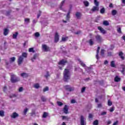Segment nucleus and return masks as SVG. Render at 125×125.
<instances>
[{
    "label": "nucleus",
    "instance_id": "1",
    "mask_svg": "<svg viewBox=\"0 0 125 125\" xmlns=\"http://www.w3.org/2000/svg\"><path fill=\"white\" fill-rule=\"evenodd\" d=\"M70 79V71H69V69H65L63 71V81L65 82H68V80Z\"/></svg>",
    "mask_w": 125,
    "mask_h": 125
},
{
    "label": "nucleus",
    "instance_id": "2",
    "mask_svg": "<svg viewBox=\"0 0 125 125\" xmlns=\"http://www.w3.org/2000/svg\"><path fill=\"white\" fill-rule=\"evenodd\" d=\"M28 56V54L26 53V52H23L21 54V56H20L19 57V58H18V65H21L22 62H23V60H24V58H26Z\"/></svg>",
    "mask_w": 125,
    "mask_h": 125
},
{
    "label": "nucleus",
    "instance_id": "3",
    "mask_svg": "<svg viewBox=\"0 0 125 125\" xmlns=\"http://www.w3.org/2000/svg\"><path fill=\"white\" fill-rule=\"evenodd\" d=\"M11 83H15L20 81V79L18 77H17L15 75H11Z\"/></svg>",
    "mask_w": 125,
    "mask_h": 125
},
{
    "label": "nucleus",
    "instance_id": "4",
    "mask_svg": "<svg viewBox=\"0 0 125 125\" xmlns=\"http://www.w3.org/2000/svg\"><path fill=\"white\" fill-rule=\"evenodd\" d=\"M64 88H65V89L68 92H72L74 91V87H71L70 85H69L64 86Z\"/></svg>",
    "mask_w": 125,
    "mask_h": 125
},
{
    "label": "nucleus",
    "instance_id": "5",
    "mask_svg": "<svg viewBox=\"0 0 125 125\" xmlns=\"http://www.w3.org/2000/svg\"><path fill=\"white\" fill-rule=\"evenodd\" d=\"M42 49L44 50V52L50 51V48L47 46L46 44H42Z\"/></svg>",
    "mask_w": 125,
    "mask_h": 125
},
{
    "label": "nucleus",
    "instance_id": "6",
    "mask_svg": "<svg viewBox=\"0 0 125 125\" xmlns=\"http://www.w3.org/2000/svg\"><path fill=\"white\" fill-rule=\"evenodd\" d=\"M80 124L81 125H86V122L85 121V119L83 115H81V116H80Z\"/></svg>",
    "mask_w": 125,
    "mask_h": 125
},
{
    "label": "nucleus",
    "instance_id": "7",
    "mask_svg": "<svg viewBox=\"0 0 125 125\" xmlns=\"http://www.w3.org/2000/svg\"><path fill=\"white\" fill-rule=\"evenodd\" d=\"M67 63H68V61H67V60L63 59L59 62L58 65H61L63 67Z\"/></svg>",
    "mask_w": 125,
    "mask_h": 125
},
{
    "label": "nucleus",
    "instance_id": "8",
    "mask_svg": "<svg viewBox=\"0 0 125 125\" xmlns=\"http://www.w3.org/2000/svg\"><path fill=\"white\" fill-rule=\"evenodd\" d=\"M59 41V35L58 32H56L54 37V42L55 43H57Z\"/></svg>",
    "mask_w": 125,
    "mask_h": 125
},
{
    "label": "nucleus",
    "instance_id": "9",
    "mask_svg": "<svg viewBox=\"0 0 125 125\" xmlns=\"http://www.w3.org/2000/svg\"><path fill=\"white\" fill-rule=\"evenodd\" d=\"M63 113L65 114H68V105H67L66 104L64 106V107L63 108Z\"/></svg>",
    "mask_w": 125,
    "mask_h": 125
},
{
    "label": "nucleus",
    "instance_id": "10",
    "mask_svg": "<svg viewBox=\"0 0 125 125\" xmlns=\"http://www.w3.org/2000/svg\"><path fill=\"white\" fill-rule=\"evenodd\" d=\"M19 114H18L16 112H14L12 113V115H11V118H12V119H16L19 117Z\"/></svg>",
    "mask_w": 125,
    "mask_h": 125
},
{
    "label": "nucleus",
    "instance_id": "11",
    "mask_svg": "<svg viewBox=\"0 0 125 125\" xmlns=\"http://www.w3.org/2000/svg\"><path fill=\"white\" fill-rule=\"evenodd\" d=\"M96 41H97L98 42H101L102 41V38L100 35H97L96 36Z\"/></svg>",
    "mask_w": 125,
    "mask_h": 125
},
{
    "label": "nucleus",
    "instance_id": "12",
    "mask_svg": "<svg viewBox=\"0 0 125 125\" xmlns=\"http://www.w3.org/2000/svg\"><path fill=\"white\" fill-rule=\"evenodd\" d=\"M98 29L103 34H105V30H104L103 28H102L101 26H98Z\"/></svg>",
    "mask_w": 125,
    "mask_h": 125
},
{
    "label": "nucleus",
    "instance_id": "13",
    "mask_svg": "<svg viewBox=\"0 0 125 125\" xmlns=\"http://www.w3.org/2000/svg\"><path fill=\"white\" fill-rule=\"evenodd\" d=\"M118 55H119V56H120V57L122 59V60L123 61V60H125V58L123 56L124 53L123 52L121 51V52H119Z\"/></svg>",
    "mask_w": 125,
    "mask_h": 125
},
{
    "label": "nucleus",
    "instance_id": "14",
    "mask_svg": "<svg viewBox=\"0 0 125 125\" xmlns=\"http://www.w3.org/2000/svg\"><path fill=\"white\" fill-rule=\"evenodd\" d=\"M99 10V8L98 6H93V8L91 9V11H92L93 12H94L95 11H98Z\"/></svg>",
    "mask_w": 125,
    "mask_h": 125
},
{
    "label": "nucleus",
    "instance_id": "15",
    "mask_svg": "<svg viewBox=\"0 0 125 125\" xmlns=\"http://www.w3.org/2000/svg\"><path fill=\"white\" fill-rule=\"evenodd\" d=\"M121 80V78L119 77L118 76H115L114 78V81L115 82L118 83L120 82Z\"/></svg>",
    "mask_w": 125,
    "mask_h": 125
},
{
    "label": "nucleus",
    "instance_id": "16",
    "mask_svg": "<svg viewBox=\"0 0 125 125\" xmlns=\"http://www.w3.org/2000/svg\"><path fill=\"white\" fill-rule=\"evenodd\" d=\"M62 120H66L67 121H68L69 120H70V118L68 116H62Z\"/></svg>",
    "mask_w": 125,
    "mask_h": 125
},
{
    "label": "nucleus",
    "instance_id": "17",
    "mask_svg": "<svg viewBox=\"0 0 125 125\" xmlns=\"http://www.w3.org/2000/svg\"><path fill=\"white\" fill-rule=\"evenodd\" d=\"M121 66L122 67V70L121 71V72H122L123 75H125V73H124V72L125 71V65H124V64H122L121 65Z\"/></svg>",
    "mask_w": 125,
    "mask_h": 125
},
{
    "label": "nucleus",
    "instance_id": "18",
    "mask_svg": "<svg viewBox=\"0 0 125 125\" xmlns=\"http://www.w3.org/2000/svg\"><path fill=\"white\" fill-rule=\"evenodd\" d=\"M8 32H9V30L7 28L4 29V32H3V35L7 36L8 34Z\"/></svg>",
    "mask_w": 125,
    "mask_h": 125
},
{
    "label": "nucleus",
    "instance_id": "19",
    "mask_svg": "<svg viewBox=\"0 0 125 125\" xmlns=\"http://www.w3.org/2000/svg\"><path fill=\"white\" fill-rule=\"evenodd\" d=\"M100 50V47H98V49H97V55H96V59L98 60L99 59V57L98 56V54H99Z\"/></svg>",
    "mask_w": 125,
    "mask_h": 125
},
{
    "label": "nucleus",
    "instance_id": "20",
    "mask_svg": "<svg viewBox=\"0 0 125 125\" xmlns=\"http://www.w3.org/2000/svg\"><path fill=\"white\" fill-rule=\"evenodd\" d=\"M19 35V32H16L15 34H13V39H16L17 38V36Z\"/></svg>",
    "mask_w": 125,
    "mask_h": 125
},
{
    "label": "nucleus",
    "instance_id": "21",
    "mask_svg": "<svg viewBox=\"0 0 125 125\" xmlns=\"http://www.w3.org/2000/svg\"><path fill=\"white\" fill-rule=\"evenodd\" d=\"M21 76L23 78H27L28 77V73H22L21 74Z\"/></svg>",
    "mask_w": 125,
    "mask_h": 125
},
{
    "label": "nucleus",
    "instance_id": "22",
    "mask_svg": "<svg viewBox=\"0 0 125 125\" xmlns=\"http://www.w3.org/2000/svg\"><path fill=\"white\" fill-rule=\"evenodd\" d=\"M88 43H89V45L92 46L94 45V41H93V39H91L90 40L88 41Z\"/></svg>",
    "mask_w": 125,
    "mask_h": 125
},
{
    "label": "nucleus",
    "instance_id": "23",
    "mask_svg": "<svg viewBox=\"0 0 125 125\" xmlns=\"http://www.w3.org/2000/svg\"><path fill=\"white\" fill-rule=\"evenodd\" d=\"M37 57H38L37 54H35L34 55V56H33V58L31 59L32 62H34V60H35Z\"/></svg>",
    "mask_w": 125,
    "mask_h": 125
},
{
    "label": "nucleus",
    "instance_id": "24",
    "mask_svg": "<svg viewBox=\"0 0 125 125\" xmlns=\"http://www.w3.org/2000/svg\"><path fill=\"white\" fill-rule=\"evenodd\" d=\"M76 16L77 18L79 19L81 17V13L79 12H77L76 14Z\"/></svg>",
    "mask_w": 125,
    "mask_h": 125
},
{
    "label": "nucleus",
    "instance_id": "25",
    "mask_svg": "<svg viewBox=\"0 0 125 125\" xmlns=\"http://www.w3.org/2000/svg\"><path fill=\"white\" fill-rule=\"evenodd\" d=\"M47 116H48V113L44 112L43 115L42 116V118H46Z\"/></svg>",
    "mask_w": 125,
    "mask_h": 125
},
{
    "label": "nucleus",
    "instance_id": "26",
    "mask_svg": "<svg viewBox=\"0 0 125 125\" xmlns=\"http://www.w3.org/2000/svg\"><path fill=\"white\" fill-rule=\"evenodd\" d=\"M105 8L103 7L100 10V13L102 14H104L105 13Z\"/></svg>",
    "mask_w": 125,
    "mask_h": 125
},
{
    "label": "nucleus",
    "instance_id": "27",
    "mask_svg": "<svg viewBox=\"0 0 125 125\" xmlns=\"http://www.w3.org/2000/svg\"><path fill=\"white\" fill-rule=\"evenodd\" d=\"M110 66L113 68L116 67V65H115V62L114 61H111Z\"/></svg>",
    "mask_w": 125,
    "mask_h": 125
},
{
    "label": "nucleus",
    "instance_id": "28",
    "mask_svg": "<svg viewBox=\"0 0 125 125\" xmlns=\"http://www.w3.org/2000/svg\"><path fill=\"white\" fill-rule=\"evenodd\" d=\"M103 24L105 25V26H108L109 23L108 22V21H104V22H103Z\"/></svg>",
    "mask_w": 125,
    "mask_h": 125
},
{
    "label": "nucleus",
    "instance_id": "29",
    "mask_svg": "<svg viewBox=\"0 0 125 125\" xmlns=\"http://www.w3.org/2000/svg\"><path fill=\"white\" fill-rule=\"evenodd\" d=\"M99 125V123L98 120H96L93 121V125Z\"/></svg>",
    "mask_w": 125,
    "mask_h": 125
},
{
    "label": "nucleus",
    "instance_id": "30",
    "mask_svg": "<svg viewBox=\"0 0 125 125\" xmlns=\"http://www.w3.org/2000/svg\"><path fill=\"white\" fill-rule=\"evenodd\" d=\"M34 87L36 89H39L40 88V84L38 83L34 84Z\"/></svg>",
    "mask_w": 125,
    "mask_h": 125
},
{
    "label": "nucleus",
    "instance_id": "31",
    "mask_svg": "<svg viewBox=\"0 0 125 125\" xmlns=\"http://www.w3.org/2000/svg\"><path fill=\"white\" fill-rule=\"evenodd\" d=\"M16 58L15 57H12L10 58V62H14L15 61Z\"/></svg>",
    "mask_w": 125,
    "mask_h": 125
},
{
    "label": "nucleus",
    "instance_id": "32",
    "mask_svg": "<svg viewBox=\"0 0 125 125\" xmlns=\"http://www.w3.org/2000/svg\"><path fill=\"white\" fill-rule=\"evenodd\" d=\"M68 37H62V41L65 42V41H66L67 40H68Z\"/></svg>",
    "mask_w": 125,
    "mask_h": 125
},
{
    "label": "nucleus",
    "instance_id": "33",
    "mask_svg": "<svg viewBox=\"0 0 125 125\" xmlns=\"http://www.w3.org/2000/svg\"><path fill=\"white\" fill-rule=\"evenodd\" d=\"M107 104L109 106H111V105H112V102H111L110 100H108Z\"/></svg>",
    "mask_w": 125,
    "mask_h": 125
},
{
    "label": "nucleus",
    "instance_id": "34",
    "mask_svg": "<svg viewBox=\"0 0 125 125\" xmlns=\"http://www.w3.org/2000/svg\"><path fill=\"white\" fill-rule=\"evenodd\" d=\"M94 4L96 5V6H99V2L97 1V0H94Z\"/></svg>",
    "mask_w": 125,
    "mask_h": 125
},
{
    "label": "nucleus",
    "instance_id": "35",
    "mask_svg": "<svg viewBox=\"0 0 125 125\" xmlns=\"http://www.w3.org/2000/svg\"><path fill=\"white\" fill-rule=\"evenodd\" d=\"M111 14H112V16H115L117 14V11L116 10H113L111 12Z\"/></svg>",
    "mask_w": 125,
    "mask_h": 125
},
{
    "label": "nucleus",
    "instance_id": "36",
    "mask_svg": "<svg viewBox=\"0 0 125 125\" xmlns=\"http://www.w3.org/2000/svg\"><path fill=\"white\" fill-rule=\"evenodd\" d=\"M0 116L3 117L4 116V112L3 110L0 111Z\"/></svg>",
    "mask_w": 125,
    "mask_h": 125
},
{
    "label": "nucleus",
    "instance_id": "37",
    "mask_svg": "<svg viewBox=\"0 0 125 125\" xmlns=\"http://www.w3.org/2000/svg\"><path fill=\"white\" fill-rule=\"evenodd\" d=\"M49 90V87L48 86L45 87V88H43V92H45L46 91H48Z\"/></svg>",
    "mask_w": 125,
    "mask_h": 125
},
{
    "label": "nucleus",
    "instance_id": "38",
    "mask_svg": "<svg viewBox=\"0 0 125 125\" xmlns=\"http://www.w3.org/2000/svg\"><path fill=\"white\" fill-rule=\"evenodd\" d=\"M28 108H25V109L23 110V115H26L27 114V112H28Z\"/></svg>",
    "mask_w": 125,
    "mask_h": 125
},
{
    "label": "nucleus",
    "instance_id": "39",
    "mask_svg": "<svg viewBox=\"0 0 125 125\" xmlns=\"http://www.w3.org/2000/svg\"><path fill=\"white\" fill-rule=\"evenodd\" d=\"M83 4L85 7H87L89 6V2L87 1H85L83 2Z\"/></svg>",
    "mask_w": 125,
    "mask_h": 125
},
{
    "label": "nucleus",
    "instance_id": "40",
    "mask_svg": "<svg viewBox=\"0 0 125 125\" xmlns=\"http://www.w3.org/2000/svg\"><path fill=\"white\" fill-rule=\"evenodd\" d=\"M41 100H42V101L43 102H45L46 101V99H45L44 96H42L41 97Z\"/></svg>",
    "mask_w": 125,
    "mask_h": 125
},
{
    "label": "nucleus",
    "instance_id": "41",
    "mask_svg": "<svg viewBox=\"0 0 125 125\" xmlns=\"http://www.w3.org/2000/svg\"><path fill=\"white\" fill-rule=\"evenodd\" d=\"M70 12L69 11L68 13H67V16H66V18H67V20H69L70 19Z\"/></svg>",
    "mask_w": 125,
    "mask_h": 125
},
{
    "label": "nucleus",
    "instance_id": "42",
    "mask_svg": "<svg viewBox=\"0 0 125 125\" xmlns=\"http://www.w3.org/2000/svg\"><path fill=\"white\" fill-rule=\"evenodd\" d=\"M29 52H32V53H34V52H35V51H34L33 48H29Z\"/></svg>",
    "mask_w": 125,
    "mask_h": 125
},
{
    "label": "nucleus",
    "instance_id": "43",
    "mask_svg": "<svg viewBox=\"0 0 125 125\" xmlns=\"http://www.w3.org/2000/svg\"><path fill=\"white\" fill-rule=\"evenodd\" d=\"M104 52L105 50L104 49H102V50L101 51V56L104 57Z\"/></svg>",
    "mask_w": 125,
    "mask_h": 125
},
{
    "label": "nucleus",
    "instance_id": "44",
    "mask_svg": "<svg viewBox=\"0 0 125 125\" xmlns=\"http://www.w3.org/2000/svg\"><path fill=\"white\" fill-rule=\"evenodd\" d=\"M57 104H58L59 106H62V105H63V104L61 102H57Z\"/></svg>",
    "mask_w": 125,
    "mask_h": 125
},
{
    "label": "nucleus",
    "instance_id": "45",
    "mask_svg": "<svg viewBox=\"0 0 125 125\" xmlns=\"http://www.w3.org/2000/svg\"><path fill=\"white\" fill-rule=\"evenodd\" d=\"M117 33H119L120 34L122 33L121 28L119 27L118 28H117Z\"/></svg>",
    "mask_w": 125,
    "mask_h": 125
},
{
    "label": "nucleus",
    "instance_id": "46",
    "mask_svg": "<svg viewBox=\"0 0 125 125\" xmlns=\"http://www.w3.org/2000/svg\"><path fill=\"white\" fill-rule=\"evenodd\" d=\"M44 77H45V78H48V77H50V75L49 74V72L48 71H47L46 72V75H45L44 76Z\"/></svg>",
    "mask_w": 125,
    "mask_h": 125
},
{
    "label": "nucleus",
    "instance_id": "47",
    "mask_svg": "<svg viewBox=\"0 0 125 125\" xmlns=\"http://www.w3.org/2000/svg\"><path fill=\"white\" fill-rule=\"evenodd\" d=\"M85 87H82V90H81V92L82 93H84L85 92Z\"/></svg>",
    "mask_w": 125,
    "mask_h": 125
},
{
    "label": "nucleus",
    "instance_id": "48",
    "mask_svg": "<svg viewBox=\"0 0 125 125\" xmlns=\"http://www.w3.org/2000/svg\"><path fill=\"white\" fill-rule=\"evenodd\" d=\"M42 12L41 10H39V13L38 14L37 18L39 19L41 16Z\"/></svg>",
    "mask_w": 125,
    "mask_h": 125
},
{
    "label": "nucleus",
    "instance_id": "49",
    "mask_svg": "<svg viewBox=\"0 0 125 125\" xmlns=\"http://www.w3.org/2000/svg\"><path fill=\"white\" fill-rule=\"evenodd\" d=\"M35 37H40V33L39 32H36V33H35Z\"/></svg>",
    "mask_w": 125,
    "mask_h": 125
},
{
    "label": "nucleus",
    "instance_id": "50",
    "mask_svg": "<svg viewBox=\"0 0 125 125\" xmlns=\"http://www.w3.org/2000/svg\"><path fill=\"white\" fill-rule=\"evenodd\" d=\"M106 114H107V112L105 111L102 112V113H101V115H102V116H104V115H105Z\"/></svg>",
    "mask_w": 125,
    "mask_h": 125
},
{
    "label": "nucleus",
    "instance_id": "51",
    "mask_svg": "<svg viewBox=\"0 0 125 125\" xmlns=\"http://www.w3.org/2000/svg\"><path fill=\"white\" fill-rule=\"evenodd\" d=\"M10 13H11V10L7 12L5 15H6L7 16H9L10 15Z\"/></svg>",
    "mask_w": 125,
    "mask_h": 125
},
{
    "label": "nucleus",
    "instance_id": "52",
    "mask_svg": "<svg viewBox=\"0 0 125 125\" xmlns=\"http://www.w3.org/2000/svg\"><path fill=\"white\" fill-rule=\"evenodd\" d=\"M114 111V107H112L110 108V109H109V111L110 112H113Z\"/></svg>",
    "mask_w": 125,
    "mask_h": 125
},
{
    "label": "nucleus",
    "instance_id": "53",
    "mask_svg": "<svg viewBox=\"0 0 125 125\" xmlns=\"http://www.w3.org/2000/svg\"><path fill=\"white\" fill-rule=\"evenodd\" d=\"M24 21L28 22V23L30 22V19H28V18L25 19H24Z\"/></svg>",
    "mask_w": 125,
    "mask_h": 125
},
{
    "label": "nucleus",
    "instance_id": "54",
    "mask_svg": "<svg viewBox=\"0 0 125 125\" xmlns=\"http://www.w3.org/2000/svg\"><path fill=\"white\" fill-rule=\"evenodd\" d=\"M6 90H7V87L6 86H4V87H3V91L4 92H5Z\"/></svg>",
    "mask_w": 125,
    "mask_h": 125
},
{
    "label": "nucleus",
    "instance_id": "55",
    "mask_svg": "<svg viewBox=\"0 0 125 125\" xmlns=\"http://www.w3.org/2000/svg\"><path fill=\"white\" fill-rule=\"evenodd\" d=\"M22 91H23V87H20L19 88V92H22Z\"/></svg>",
    "mask_w": 125,
    "mask_h": 125
},
{
    "label": "nucleus",
    "instance_id": "56",
    "mask_svg": "<svg viewBox=\"0 0 125 125\" xmlns=\"http://www.w3.org/2000/svg\"><path fill=\"white\" fill-rule=\"evenodd\" d=\"M109 7L112 8L113 7H114V6L113 5V4L112 3H111L110 4H109Z\"/></svg>",
    "mask_w": 125,
    "mask_h": 125
},
{
    "label": "nucleus",
    "instance_id": "57",
    "mask_svg": "<svg viewBox=\"0 0 125 125\" xmlns=\"http://www.w3.org/2000/svg\"><path fill=\"white\" fill-rule=\"evenodd\" d=\"M71 104H75V103H76V101H75V100L74 99H72V100H71Z\"/></svg>",
    "mask_w": 125,
    "mask_h": 125
},
{
    "label": "nucleus",
    "instance_id": "58",
    "mask_svg": "<svg viewBox=\"0 0 125 125\" xmlns=\"http://www.w3.org/2000/svg\"><path fill=\"white\" fill-rule=\"evenodd\" d=\"M102 107V104L101 103L98 104V108H101Z\"/></svg>",
    "mask_w": 125,
    "mask_h": 125
},
{
    "label": "nucleus",
    "instance_id": "59",
    "mask_svg": "<svg viewBox=\"0 0 125 125\" xmlns=\"http://www.w3.org/2000/svg\"><path fill=\"white\" fill-rule=\"evenodd\" d=\"M13 97H16V95L15 94H12V96H10V98L12 99Z\"/></svg>",
    "mask_w": 125,
    "mask_h": 125
},
{
    "label": "nucleus",
    "instance_id": "60",
    "mask_svg": "<svg viewBox=\"0 0 125 125\" xmlns=\"http://www.w3.org/2000/svg\"><path fill=\"white\" fill-rule=\"evenodd\" d=\"M118 121H116L114 123H113V125H118Z\"/></svg>",
    "mask_w": 125,
    "mask_h": 125
},
{
    "label": "nucleus",
    "instance_id": "61",
    "mask_svg": "<svg viewBox=\"0 0 125 125\" xmlns=\"http://www.w3.org/2000/svg\"><path fill=\"white\" fill-rule=\"evenodd\" d=\"M114 48H115L114 46L112 45L111 46V47H110V49L111 50H113V49H114Z\"/></svg>",
    "mask_w": 125,
    "mask_h": 125
},
{
    "label": "nucleus",
    "instance_id": "62",
    "mask_svg": "<svg viewBox=\"0 0 125 125\" xmlns=\"http://www.w3.org/2000/svg\"><path fill=\"white\" fill-rule=\"evenodd\" d=\"M111 123H112V122H111L110 120H109V121H108L107 122V125H110Z\"/></svg>",
    "mask_w": 125,
    "mask_h": 125
},
{
    "label": "nucleus",
    "instance_id": "63",
    "mask_svg": "<svg viewBox=\"0 0 125 125\" xmlns=\"http://www.w3.org/2000/svg\"><path fill=\"white\" fill-rule=\"evenodd\" d=\"M92 118H93V115H92V114H89V118L92 119Z\"/></svg>",
    "mask_w": 125,
    "mask_h": 125
},
{
    "label": "nucleus",
    "instance_id": "64",
    "mask_svg": "<svg viewBox=\"0 0 125 125\" xmlns=\"http://www.w3.org/2000/svg\"><path fill=\"white\" fill-rule=\"evenodd\" d=\"M64 2H65V0H64L62 1V2H61V6H63V5L64 3Z\"/></svg>",
    "mask_w": 125,
    "mask_h": 125
}]
</instances>
